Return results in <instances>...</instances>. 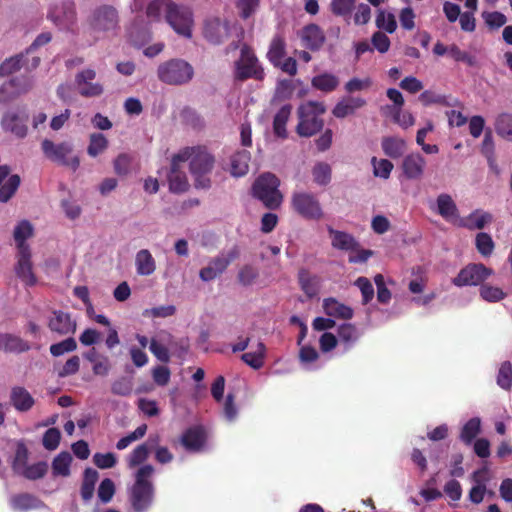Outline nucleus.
<instances>
[{"label":"nucleus","mask_w":512,"mask_h":512,"mask_svg":"<svg viewBox=\"0 0 512 512\" xmlns=\"http://www.w3.org/2000/svg\"><path fill=\"white\" fill-rule=\"evenodd\" d=\"M285 48L284 38L280 35L274 36L267 52V58L275 67L280 66L281 60L285 56Z\"/></svg>","instance_id":"nucleus-40"},{"label":"nucleus","mask_w":512,"mask_h":512,"mask_svg":"<svg viewBox=\"0 0 512 512\" xmlns=\"http://www.w3.org/2000/svg\"><path fill=\"white\" fill-rule=\"evenodd\" d=\"M331 244L334 248L343 251H354L359 247V242L349 233L328 228Z\"/></svg>","instance_id":"nucleus-29"},{"label":"nucleus","mask_w":512,"mask_h":512,"mask_svg":"<svg viewBox=\"0 0 512 512\" xmlns=\"http://www.w3.org/2000/svg\"><path fill=\"white\" fill-rule=\"evenodd\" d=\"M495 129L499 136L512 142V115L501 114L497 118Z\"/></svg>","instance_id":"nucleus-53"},{"label":"nucleus","mask_w":512,"mask_h":512,"mask_svg":"<svg viewBox=\"0 0 512 512\" xmlns=\"http://www.w3.org/2000/svg\"><path fill=\"white\" fill-rule=\"evenodd\" d=\"M41 148L45 157L54 163L69 167L74 172L80 166V158L77 155L72 156L73 145L70 142L55 144L49 139H44Z\"/></svg>","instance_id":"nucleus-5"},{"label":"nucleus","mask_w":512,"mask_h":512,"mask_svg":"<svg viewBox=\"0 0 512 512\" xmlns=\"http://www.w3.org/2000/svg\"><path fill=\"white\" fill-rule=\"evenodd\" d=\"M146 432H147L146 424H142V425L138 426L133 432H131L128 435L119 439L118 442L116 443V448L118 450L126 449L132 442L143 438L145 436Z\"/></svg>","instance_id":"nucleus-56"},{"label":"nucleus","mask_w":512,"mask_h":512,"mask_svg":"<svg viewBox=\"0 0 512 512\" xmlns=\"http://www.w3.org/2000/svg\"><path fill=\"white\" fill-rule=\"evenodd\" d=\"M251 154L247 150L235 152L231 157V173L233 176L241 177L248 173Z\"/></svg>","instance_id":"nucleus-36"},{"label":"nucleus","mask_w":512,"mask_h":512,"mask_svg":"<svg viewBox=\"0 0 512 512\" xmlns=\"http://www.w3.org/2000/svg\"><path fill=\"white\" fill-rule=\"evenodd\" d=\"M26 53H20L6 59L0 65V76H9L15 72H18L23 66H25Z\"/></svg>","instance_id":"nucleus-43"},{"label":"nucleus","mask_w":512,"mask_h":512,"mask_svg":"<svg viewBox=\"0 0 512 512\" xmlns=\"http://www.w3.org/2000/svg\"><path fill=\"white\" fill-rule=\"evenodd\" d=\"M165 20L179 36L187 39L192 37L194 18L190 8L173 2L167 10Z\"/></svg>","instance_id":"nucleus-7"},{"label":"nucleus","mask_w":512,"mask_h":512,"mask_svg":"<svg viewBox=\"0 0 512 512\" xmlns=\"http://www.w3.org/2000/svg\"><path fill=\"white\" fill-rule=\"evenodd\" d=\"M49 466L46 461H38L33 464H28L19 476L27 480L35 481L42 479L46 476Z\"/></svg>","instance_id":"nucleus-45"},{"label":"nucleus","mask_w":512,"mask_h":512,"mask_svg":"<svg viewBox=\"0 0 512 512\" xmlns=\"http://www.w3.org/2000/svg\"><path fill=\"white\" fill-rule=\"evenodd\" d=\"M494 274V270L482 263H470L463 267L452 283L457 287L482 285Z\"/></svg>","instance_id":"nucleus-10"},{"label":"nucleus","mask_w":512,"mask_h":512,"mask_svg":"<svg viewBox=\"0 0 512 512\" xmlns=\"http://www.w3.org/2000/svg\"><path fill=\"white\" fill-rule=\"evenodd\" d=\"M172 0H152L146 8V16L152 21H160L162 15L166 18L167 10L170 9Z\"/></svg>","instance_id":"nucleus-42"},{"label":"nucleus","mask_w":512,"mask_h":512,"mask_svg":"<svg viewBox=\"0 0 512 512\" xmlns=\"http://www.w3.org/2000/svg\"><path fill=\"white\" fill-rule=\"evenodd\" d=\"M9 503L13 510L21 512L40 509L44 506L43 501L30 493L15 494L11 496Z\"/></svg>","instance_id":"nucleus-26"},{"label":"nucleus","mask_w":512,"mask_h":512,"mask_svg":"<svg viewBox=\"0 0 512 512\" xmlns=\"http://www.w3.org/2000/svg\"><path fill=\"white\" fill-rule=\"evenodd\" d=\"M375 24L378 29L384 30L387 33H394L397 29V22L394 14L386 13L383 10L378 11Z\"/></svg>","instance_id":"nucleus-51"},{"label":"nucleus","mask_w":512,"mask_h":512,"mask_svg":"<svg viewBox=\"0 0 512 512\" xmlns=\"http://www.w3.org/2000/svg\"><path fill=\"white\" fill-rule=\"evenodd\" d=\"M366 105V100L361 97L348 96L339 101L333 109V115L337 118H345L355 113L356 110Z\"/></svg>","instance_id":"nucleus-30"},{"label":"nucleus","mask_w":512,"mask_h":512,"mask_svg":"<svg viewBox=\"0 0 512 512\" xmlns=\"http://www.w3.org/2000/svg\"><path fill=\"white\" fill-rule=\"evenodd\" d=\"M77 349L76 340L73 337H68L61 342L52 344L50 346V353L54 357H59L64 353L73 352Z\"/></svg>","instance_id":"nucleus-58"},{"label":"nucleus","mask_w":512,"mask_h":512,"mask_svg":"<svg viewBox=\"0 0 512 512\" xmlns=\"http://www.w3.org/2000/svg\"><path fill=\"white\" fill-rule=\"evenodd\" d=\"M14 239L17 243L18 251H23L24 248L30 249L26 244V240L33 235V226L27 220H22L14 229Z\"/></svg>","instance_id":"nucleus-41"},{"label":"nucleus","mask_w":512,"mask_h":512,"mask_svg":"<svg viewBox=\"0 0 512 512\" xmlns=\"http://www.w3.org/2000/svg\"><path fill=\"white\" fill-rule=\"evenodd\" d=\"M493 221L491 213L476 209L471 212L467 217L458 221L459 227H464L468 230L483 229L487 224Z\"/></svg>","instance_id":"nucleus-27"},{"label":"nucleus","mask_w":512,"mask_h":512,"mask_svg":"<svg viewBox=\"0 0 512 512\" xmlns=\"http://www.w3.org/2000/svg\"><path fill=\"white\" fill-rule=\"evenodd\" d=\"M159 442V436L155 438L149 437L148 441L135 447L127 458L128 466L134 468L144 463L150 454L151 448L157 445Z\"/></svg>","instance_id":"nucleus-28"},{"label":"nucleus","mask_w":512,"mask_h":512,"mask_svg":"<svg viewBox=\"0 0 512 512\" xmlns=\"http://www.w3.org/2000/svg\"><path fill=\"white\" fill-rule=\"evenodd\" d=\"M305 48L316 51L320 48V28L316 24L306 25L300 33Z\"/></svg>","instance_id":"nucleus-38"},{"label":"nucleus","mask_w":512,"mask_h":512,"mask_svg":"<svg viewBox=\"0 0 512 512\" xmlns=\"http://www.w3.org/2000/svg\"><path fill=\"white\" fill-rule=\"evenodd\" d=\"M11 169L8 165L0 166V202H8L17 192L21 179L18 174L10 175Z\"/></svg>","instance_id":"nucleus-15"},{"label":"nucleus","mask_w":512,"mask_h":512,"mask_svg":"<svg viewBox=\"0 0 512 512\" xmlns=\"http://www.w3.org/2000/svg\"><path fill=\"white\" fill-rule=\"evenodd\" d=\"M437 212L446 221L458 226V221L462 218L459 217V211L456 203L449 194L442 193L437 197Z\"/></svg>","instance_id":"nucleus-22"},{"label":"nucleus","mask_w":512,"mask_h":512,"mask_svg":"<svg viewBox=\"0 0 512 512\" xmlns=\"http://www.w3.org/2000/svg\"><path fill=\"white\" fill-rule=\"evenodd\" d=\"M17 265L15 272L17 277L27 286H34L37 283V278L33 273L31 262V250L24 248L23 251H18Z\"/></svg>","instance_id":"nucleus-16"},{"label":"nucleus","mask_w":512,"mask_h":512,"mask_svg":"<svg viewBox=\"0 0 512 512\" xmlns=\"http://www.w3.org/2000/svg\"><path fill=\"white\" fill-rule=\"evenodd\" d=\"M158 79L168 85H184L194 76L193 66L183 59H170L157 68Z\"/></svg>","instance_id":"nucleus-4"},{"label":"nucleus","mask_w":512,"mask_h":512,"mask_svg":"<svg viewBox=\"0 0 512 512\" xmlns=\"http://www.w3.org/2000/svg\"><path fill=\"white\" fill-rule=\"evenodd\" d=\"M292 106L290 104H286L282 106L279 111L276 113L273 119V132L274 134L282 139L287 138V130L286 124L291 115Z\"/></svg>","instance_id":"nucleus-37"},{"label":"nucleus","mask_w":512,"mask_h":512,"mask_svg":"<svg viewBox=\"0 0 512 512\" xmlns=\"http://www.w3.org/2000/svg\"><path fill=\"white\" fill-rule=\"evenodd\" d=\"M259 273L256 268L251 265H244L238 272L237 278L241 285L250 286L258 278Z\"/></svg>","instance_id":"nucleus-62"},{"label":"nucleus","mask_w":512,"mask_h":512,"mask_svg":"<svg viewBox=\"0 0 512 512\" xmlns=\"http://www.w3.org/2000/svg\"><path fill=\"white\" fill-rule=\"evenodd\" d=\"M180 442L188 451H199L205 444V432L200 426L190 427L183 432Z\"/></svg>","instance_id":"nucleus-25"},{"label":"nucleus","mask_w":512,"mask_h":512,"mask_svg":"<svg viewBox=\"0 0 512 512\" xmlns=\"http://www.w3.org/2000/svg\"><path fill=\"white\" fill-rule=\"evenodd\" d=\"M48 327L52 332L59 335H68L75 333L77 324L69 313L62 310H54L49 319Z\"/></svg>","instance_id":"nucleus-18"},{"label":"nucleus","mask_w":512,"mask_h":512,"mask_svg":"<svg viewBox=\"0 0 512 512\" xmlns=\"http://www.w3.org/2000/svg\"><path fill=\"white\" fill-rule=\"evenodd\" d=\"M115 494V485L110 478H105L101 481L98 488V497L103 503L111 501Z\"/></svg>","instance_id":"nucleus-64"},{"label":"nucleus","mask_w":512,"mask_h":512,"mask_svg":"<svg viewBox=\"0 0 512 512\" xmlns=\"http://www.w3.org/2000/svg\"><path fill=\"white\" fill-rule=\"evenodd\" d=\"M325 313L334 318L349 320L353 317V309L334 298H327L322 305Z\"/></svg>","instance_id":"nucleus-32"},{"label":"nucleus","mask_w":512,"mask_h":512,"mask_svg":"<svg viewBox=\"0 0 512 512\" xmlns=\"http://www.w3.org/2000/svg\"><path fill=\"white\" fill-rule=\"evenodd\" d=\"M299 122L297 133L303 137H310L320 131V103L308 101L298 108Z\"/></svg>","instance_id":"nucleus-8"},{"label":"nucleus","mask_w":512,"mask_h":512,"mask_svg":"<svg viewBox=\"0 0 512 512\" xmlns=\"http://www.w3.org/2000/svg\"><path fill=\"white\" fill-rule=\"evenodd\" d=\"M61 433L57 428H49L43 435L42 444L49 451L55 450L60 443Z\"/></svg>","instance_id":"nucleus-63"},{"label":"nucleus","mask_w":512,"mask_h":512,"mask_svg":"<svg viewBox=\"0 0 512 512\" xmlns=\"http://www.w3.org/2000/svg\"><path fill=\"white\" fill-rule=\"evenodd\" d=\"M356 0H332L331 11L336 16L349 17L355 6Z\"/></svg>","instance_id":"nucleus-59"},{"label":"nucleus","mask_w":512,"mask_h":512,"mask_svg":"<svg viewBox=\"0 0 512 512\" xmlns=\"http://www.w3.org/2000/svg\"><path fill=\"white\" fill-rule=\"evenodd\" d=\"M481 429V421L479 418L474 417L468 420L463 426L460 434V439L465 444H471L472 441L477 437L480 433Z\"/></svg>","instance_id":"nucleus-47"},{"label":"nucleus","mask_w":512,"mask_h":512,"mask_svg":"<svg viewBox=\"0 0 512 512\" xmlns=\"http://www.w3.org/2000/svg\"><path fill=\"white\" fill-rule=\"evenodd\" d=\"M99 479V473L93 468H86L80 488V495L84 502H89L94 495L95 485Z\"/></svg>","instance_id":"nucleus-35"},{"label":"nucleus","mask_w":512,"mask_h":512,"mask_svg":"<svg viewBox=\"0 0 512 512\" xmlns=\"http://www.w3.org/2000/svg\"><path fill=\"white\" fill-rule=\"evenodd\" d=\"M497 384L504 390H511L512 387V364L504 361L498 370Z\"/></svg>","instance_id":"nucleus-55"},{"label":"nucleus","mask_w":512,"mask_h":512,"mask_svg":"<svg viewBox=\"0 0 512 512\" xmlns=\"http://www.w3.org/2000/svg\"><path fill=\"white\" fill-rule=\"evenodd\" d=\"M240 256V249L234 245L227 252H222L218 256L212 258L208 265L202 268L199 272V277L204 282L214 280L216 277L225 272L228 266L238 259Z\"/></svg>","instance_id":"nucleus-9"},{"label":"nucleus","mask_w":512,"mask_h":512,"mask_svg":"<svg viewBox=\"0 0 512 512\" xmlns=\"http://www.w3.org/2000/svg\"><path fill=\"white\" fill-rule=\"evenodd\" d=\"M30 451L24 440L14 442L13 453L8 457V463L15 475H20L28 465Z\"/></svg>","instance_id":"nucleus-20"},{"label":"nucleus","mask_w":512,"mask_h":512,"mask_svg":"<svg viewBox=\"0 0 512 512\" xmlns=\"http://www.w3.org/2000/svg\"><path fill=\"white\" fill-rule=\"evenodd\" d=\"M32 88V81L29 77H15L5 82L0 87V103H8L21 94L27 93Z\"/></svg>","instance_id":"nucleus-14"},{"label":"nucleus","mask_w":512,"mask_h":512,"mask_svg":"<svg viewBox=\"0 0 512 512\" xmlns=\"http://www.w3.org/2000/svg\"><path fill=\"white\" fill-rule=\"evenodd\" d=\"M118 23V12L110 5L96 8L88 18L89 27L94 32L114 31L118 27Z\"/></svg>","instance_id":"nucleus-11"},{"label":"nucleus","mask_w":512,"mask_h":512,"mask_svg":"<svg viewBox=\"0 0 512 512\" xmlns=\"http://www.w3.org/2000/svg\"><path fill=\"white\" fill-rule=\"evenodd\" d=\"M176 159H180L182 162L190 160L189 169L197 189L211 187L209 175L214 167L215 159L205 147H186L176 154Z\"/></svg>","instance_id":"nucleus-1"},{"label":"nucleus","mask_w":512,"mask_h":512,"mask_svg":"<svg viewBox=\"0 0 512 512\" xmlns=\"http://www.w3.org/2000/svg\"><path fill=\"white\" fill-rule=\"evenodd\" d=\"M479 294L487 302H498L507 296L501 288L484 283L480 286Z\"/></svg>","instance_id":"nucleus-54"},{"label":"nucleus","mask_w":512,"mask_h":512,"mask_svg":"<svg viewBox=\"0 0 512 512\" xmlns=\"http://www.w3.org/2000/svg\"><path fill=\"white\" fill-rule=\"evenodd\" d=\"M0 349L6 353H23L30 350V345L17 335L2 333L0 334Z\"/></svg>","instance_id":"nucleus-31"},{"label":"nucleus","mask_w":512,"mask_h":512,"mask_svg":"<svg viewBox=\"0 0 512 512\" xmlns=\"http://www.w3.org/2000/svg\"><path fill=\"white\" fill-rule=\"evenodd\" d=\"M373 165V173L376 177H380L382 179H388L393 170V163L388 159H380L377 160L376 157H373L371 160Z\"/></svg>","instance_id":"nucleus-57"},{"label":"nucleus","mask_w":512,"mask_h":512,"mask_svg":"<svg viewBox=\"0 0 512 512\" xmlns=\"http://www.w3.org/2000/svg\"><path fill=\"white\" fill-rule=\"evenodd\" d=\"M482 18L484 19L485 24L490 29H498V28L502 27L503 25H505V23L507 22L506 16L503 13L498 12V11H493V12L485 11L482 13Z\"/></svg>","instance_id":"nucleus-61"},{"label":"nucleus","mask_w":512,"mask_h":512,"mask_svg":"<svg viewBox=\"0 0 512 512\" xmlns=\"http://www.w3.org/2000/svg\"><path fill=\"white\" fill-rule=\"evenodd\" d=\"M48 18L60 29H71L76 23V10L73 1L66 0L49 11Z\"/></svg>","instance_id":"nucleus-13"},{"label":"nucleus","mask_w":512,"mask_h":512,"mask_svg":"<svg viewBox=\"0 0 512 512\" xmlns=\"http://www.w3.org/2000/svg\"><path fill=\"white\" fill-rule=\"evenodd\" d=\"M71 462L72 456L69 452L63 451L59 453L52 461V475L54 477H68L70 475Z\"/></svg>","instance_id":"nucleus-39"},{"label":"nucleus","mask_w":512,"mask_h":512,"mask_svg":"<svg viewBox=\"0 0 512 512\" xmlns=\"http://www.w3.org/2000/svg\"><path fill=\"white\" fill-rule=\"evenodd\" d=\"M265 345L262 342L258 343L257 351L247 352L241 356V359L253 369H260L264 364Z\"/></svg>","instance_id":"nucleus-49"},{"label":"nucleus","mask_w":512,"mask_h":512,"mask_svg":"<svg viewBox=\"0 0 512 512\" xmlns=\"http://www.w3.org/2000/svg\"><path fill=\"white\" fill-rule=\"evenodd\" d=\"M265 73L253 50L244 45L240 51V58L235 62L234 78L238 81H246L250 78L261 81Z\"/></svg>","instance_id":"nucleus-6"},{"label":"nucleus","mask_w":512,"mask_h":512,"mask_svg":"<svg viewBox=\"0 0 512 512\" xmlns=\"http://www.w3.org/2000/svg\"><path fill=\"white\" fill-rule=\"evenodd\" d=\"M486 473V469H480L473 473V481L477 483V485L473 486L469 491V500L474 504H479L483 501L486 486L482 484L481 476Z\"/></svg>","instance_id":"nucleus-46"},{"label":"nucleus","mask_w":512,"mask_h":512,"mask_svg":"<svg viewBox=\"0 0 512 512\" xmlns=\"http://www.w3.org/2000/svg\"><path fill=\"white\" fill-rule=\"evenodd\" d=\"M291 207L295 213L305 219H316L320 216V205L315 194L296 191L291 196Z\"/></svg>","instance_id":"nucleus-12"},{"label":"nucleus","mask_w":512,"mask_h":512,"mask_svg":"<svg viewBox=\"0 0 512 512\" xmlns=\"http://www.w3.org/2000/svg\"><path fill=\"white\" fill-rule=\"evenodd\" d=\"M381 147L386 156L397 159L404 155L406 141L400 137L387 136L382 138Z\"/></svg>","instance_id":"nucleus-34"},{"label":"nucleus","mask_w":512,"mask_h":512,"mask_svg":"<svg viewBox=\"0 0 512 512\" xmlns=\"http://www.w3.org/2000/svg\"><path fill=\"white\" fill-rule=\"evenodd\" d=\"M109 146L108 139L102 133H92L89 137L87 153L91 157L102 154Z\"/></svg>","instance_id":"nucleus-44"},{"label":"nucleus","mask_w":512,"mask_h":512,"mask_svg":"<svg viewBox=\"0 0 512 512\" xmlns=\"http://www.w3.org/2000/svg\"><path fill=\"white\" fill-rule=\"evenodd\" d=\"M280 180L270 172L261 174L256 178L252 185V195L263 205L275 210L280 207L283 201V195L279 190Z\"/></svg>","instance_id":"nucleus-3"},{"label":"nucleus","mask_w":512,"mask_h":512,"mask_svg":"<svg viewBox=\"0 0 512 512\" xmlns=\"http://www.w3.org/2000/svg\"><path fill=\"white\" fill-rule=\"evenodd\" d=\"M135 266L138 275L150 276L156 270V261L148 249H141L136 253Z\"/></svg>","instance_id":"nucleus-33"},{"label":"nucleus","mask_w":512,"mask_h":512,"mask_svg":"<svg viewBox=\"0 0 512 512\" xmlns=\"http://www.w3.org/2000/svg\"><path fill=\"white\" fill-rule=\"evenodd\" d=\"M28 115H19L16 112H6L1 119V127L5 132H10L18 138H24L27 135Z\"/></svg>","instance_id":"nucleus-17"},{"label":"nucleus","mask_w":512,"mask_h":512,"mask_svg":"<svg viewBox=\"0 0 512 512\" xmlns=\"http://www.w3.org/2000/svg\"><path fill=\"white\" fill-rule=\"evenodd\" d=\"M151 464L141 466L135 473V480L129 489V502L134 512H148L155 498V486L151 480L154 474Z\"/></svg>","instance_id":"nucleus-2"},{"label":"nucleus","mask_w":512,"mask_h":512,"mask_svg":"<svg viewBox=\"0 0 512 512\" xmlns=\"http://www.w3.org/2000/svg\"><path fill=\"white\" fill-rule=\"evenodd\" d=\"M229 36V27L227 24L222 23L216 19L207 22L204 27V37L211 44H222Z\"/></svg>","instance_id":"nucleus-24"},{"label":"nucleus","mask_w":512,"mask_h":512,"mask_svg":"<svg viewBox=\"0 0 512 512\" xmlns=\"http://www.w3.org/2000/svg\"><path fill=\"white\" fill-rule=\"evenodd\" d=\"M384 109L388 110L392 115L393 121L404 129L415 123L413 115L409 112H402V108L387 105Z\"/></svg>","instance_id":"nucleus-52"},{"label":"nucleus","mask_w":512,"mask_h":512,"mask_svg":"<svg viewBox=\"0 0 512 512\" xmlns=\"http://www.w3.org/2000/svg\"><path fill=\"white\" fill-rule=\"evenodd\" d=\"M182 161L176 159V154L172 157L171 168L168 174L169 190L173 193H183L189 188V182L184 171L180 169L179 164Z\"/></svg>","instance_id":"nucleus-21"},{"label":"nucleus","mask_w":512,"mask_h":512,"mask_svg":"<svg viewBox=\"0 0 512 512\" xmlns=\"http://www.w3.org/2000/svg\"><path fill=\"white\" fill-rule=\"evenodd\" d=\"M475 246L477 251L483 257H489L495 248L494 241L492 237L485 232H479L475 237Z\"/></svg>","instance_id":"nucleus-50"},{"label":"nucleus","mask_w":512,"mask_h":512,"mask_svg":"<svg viewBox=\"0 0 512 512\" xmlns=\"http://www.w3.org/2000/svg\"><path fill=\"white\" fill-rule=\"evenodd\" d=\"M299 282L302 290L308 297L316 296L319 290L318 279L312 277L307 270L302 269L299 272Z\"/></svg>","instance_id":"nucleus-48"},{"label":"nucleus","mask_w":512,"mask_h":512,"mask_svg":"<svg viewBox=\"0 0 512 512\" xmlns=\"http://www.w3.org/2000/svg\"><path fill=\"white\" fill-rule=\"evenodd\" d=\"M151 353L161 362L168 363L170 361L169 348L162 342L151 339L149 344Z\"/></svg>","instance_id":"nucleus-60"},{"label":"nucleus","mask_w":512,"mask_h":512,"mask_svg":"<svg viewBox=\"0 0 512 512\" xmlns=\"http://www.w3.org/2000/svg\"><path fill=\"white\" fill-rule=\"evenodd\" d=\"M426 160L420 153H411L404 157L401 165L403 175L408 180H417L424 174Z\"/></svg>","instance_id":"nucleus-19"},{"label":"nucleus","mask_w":512,"mask_h":512,"mask_svg":"<svg viewBox=\"0 0 512 512\" xmlns=\"http://www.w3.org/2000/svg\"><path fill=\"white\" fill-rule=\"evenodd\" d=\"M10 403L18 412H28L35 405V399L26 388L14 386L10 392Z\"/></svg>","instance_id":"nucleus-23"}]
</instances>
